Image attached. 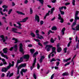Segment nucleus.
<instances>
[{"instance_id": "17", "label": "nucleus", "mask_w": 79, "mask_h": 79, "mask_svg": "<svg viewBox=\"0 0 79 79\" xmlns=\"http://www.w3.org/2000/svg\"><path fill=\"white\" fill-rule=\"evenodd\" d=\"M35 20H36V21H37V22L39 23L40 20L39 19V17L37 15H36L35 17Z\"/></svg>"}, {"instance_id": "22", "label": "nucleus", "mask_w": 79, "mask_h": 79, "mask_svg": "<svg viewBox=\"0 0 79 79\" xmlns=\"http://www.w3.org/2000/svg\"><path fill=\"white\" fill-rule=\"evenodd\" d=\"M16 13L19 15H25V14H24L23 13L18 11H16Z\"/></svg>"}, {"instance_id": "38", "label": "nucleus", "mask_w": 79, "mask_h": 79, "mask_svg": "<svg viewBox=\"0 0 79 79\" xmlns=\"http://www.w3.org/2000/svg\"><path fill=\"white\" fill-rule=\"evenodd\" d=\"M70 75L71 76H73L74 75V71L72 70L71 71Z\"/></svg>"}, {"instance_id": "34", "label": "nucleus", "mask_w": 79, "mask_h": 79, "mask_svg": "<svg viewBox=\"0 0 79 79\" xmlns=\"http://www.w3.org/2000/svg\"><path fill=\"white\" fill-rule=\"evenodd\" d=\"M2 8H0V13H1V15H3L4 14H3V12L2 11Z\"/></svg>"}, {"instance_id": "39", "label": "nucleus", "mask_w": 79, "mask_h": 79, "mask_svg": "<svg viewBox=\"0 0 79 79\" xmlns=\"http://www.w3.org/2000/svg\"><path fill=\"white\" fill-rule=\"evenodd\" d=\"M30 14L33 13V11L32 10V8H30Z\"/></svg>"}, {"instance_id": "61", "label": "nucleus", "mask_w": 79, "mask_h": 79, "mask_svg": "<svg viewBox=\"0 0 79 79\" xmlns=\"http://www.w3.org/2000/svg\"><path fill=\"white\" fill-rule=\"evenodd\" d=\"M55 10V8H53L51 9V11H52V12H53V11Z\"/></svg>"}, {"instance_id": "18", "label": "nucleus", "mask_w": 79, "mask_h": 79, "mask_svg": "<svg viewBox=\"0 0 79 79\" xmlns=\"http://www.w3.org/2000/svg\"><path fill=\"white\" fill-rule=\"evenodd\" d=\"M0 38L2 39V40L3 41V42H5L6 41V40L5 39V37L3 35H0Z\"/></svg>"}, {"instance_id": "43", "label": "nucleus", "mask_w": 79, "mask_h": 79, "mask_svg": "<svg viewBox=\"0 0 79 79\" xmlns=\"http://www.w3.org/2000/svg\"><path fill=\"white\" fill-rule=\"evenodd\" d=\"M50 41L52 43H54V40L52 38H51Z\"/></svg>"}, {"instance_id": "13", "label": "nucleus", "mask_w": 79, "mask_h": 79, "mask_svg": "<svg viewBox=\"0 0 79 79\" xmlns=\"http://www.w3.org/2000/svg\"><path fill=\"white\" fill-rule=\"evenodd\" d=\"M57 51L59 53H60V52H61V51L62 50L61 48L60 47V45H59V44H57Z\"/></svg>"}, {"instance_id": "15", "label": "nucleus", "mask_w": 79, "mask_h": 79, "mask_svg": "<svg viewBox=\"0 0 79 79\" xmlns=\"http://www.w3.org/2000/svg\"><path fill=\"white\" fill-rule=\"evenodd\" d=\"M12 31L14 32H15V33H17V34H21V32H17V29L16 28H13L12 29Z\"/></svg>"}, {"instance_id": "26", "label": "nucleus", "mask_w": 79, "mask_h": 79, "mask_svg": "<svg viewBox=\"0 0 79 79\" xmlns=\"http://www.w3.org/2000/svg\"><path fill=\"white\" fill-rule=\"evenodd\" d=\"M66 28H63L62 30V35H64V31Z\"/></svg>"}, {"instance_id": "4", "label": "nucleus", "mask_w": 79, "mask_h": 79, "mask_svg": "<svg viewBox=\"0 0 79 79\" xmlns=\"http://www.w3.org/2000/svg\"><path fill=\"white\" fill-rule=\"evenodd\" d=\"M35 32L36 35V38L37 39H39L41 40L44 39V37L41 35L40 36V35L39 34V30H36L35 31Z\"/></svg>"}, {"instance_id": "6", "label": "nucleus", "mask_w": 79, "mask_h": 79, "mask_svg": "<svg viewBox=\"0 0 79 79\" xmlns=\"http://www.w3.org/2000/svg\"><path fill=\"white\" fill-rule=\"evenodd\" d=\"M55 50H56V48H55L53 47L52 49V52L48 55V57L49 58H50V56L53 53H55V54H56V52H55Z\"/></svg>"}, {"instance_id": "63", "label": "nucleus", "mask_w": 79, "mask_h": 79, "mask_svg": "<svg viewBox=\"0 0 79 79\" xmlns=\"http://www.w3.org/2000/svg\"><path fill=\"white\" fill-rule=\"evenodd\" d=\"M40 23V24L42 25V24H44V21H41Z\"/></svg>"}, {"instance_id": "53", "label": "nucleus", "mask_w": 79, "mask_h": 79, "mask_svg": "<svg viewBox=\"0 0 79 79\" xmlns=\"http://www.w3.org/2000/svg\"><path fill=\"white\" fill-rule=\"evenodd\" d=\"M37 69H39L40 68V65H39V63H38L37 64Z\"/></svg>"}, {"instance_id": "57", "label": "nucleus", "mask_w": 79, "mask_h": 79, "mask_svg": "<svg viewBox=\"0 0 79 79\" xmlns=\"http://www.w3.org/2000/svg\"><path fill=\"white\" fill-rule=\"evenodd\" d=\"M48 13H50L51 15H52V14H53V12L52 11H51H51L50 10H49L48 11Z\"/></svg>"}, {"instance_id": "2", "label": "nucleus", "mask_w": 79, "mask_h": 79, "mask_svg": "<svg viewBox=\"0 0 79 79\" xmlns=\"http://www.w3.org/2000/svg\"><path fill=\"white\" fill-rule=\"evenodd\" d=\"M12 64H11L9 62V65L7 67V68H3L2 69L1 71L2 72H4V73H6L8 70V69H10L11 66H14V61H13L12 62Z\"/></svg>"}, {"instance_id": "10", "label": "nucleus", "mask_w": 79, "mask_h": 79, "mask_svg": "<svg viewBox=\"0 0 79 79\" xmlns=\"http://www.w3.org/2000/svg\"><path fill=\"white\" fill-rule=\"evenodd\" d=\"M58 16V19H60L61 20L60 23H63L64 22V20H63V18H61V15H60V14H59Z\"/></svg>"}, {"instance_id": "31", "label": "nucleus", "mask_w": 79, "mask_h": 79, "mask_svg": "<svg viewBox=\"0 0 79 79\" xmlns=\"http://www.w3.org/2000/svg\"><path fill=\"white\" fill-rule=\"evenodd\" d=\"M2 60L3 61L4 64H6V62L5 61V60L3 59H2Z\"/></svg>"}, {"instance_id": "45", "label": "nucleus", "mask_w": 79, "mask_h": 79, "mask_svg": "<svg viewBox=\"0 0 79 79\" xmlns=\"http://www.w3.org/2000/svg\"><path fill=\"white\" fill-rule=\"evenodd\" d=\"M52 61H56V60L54 58H52L51 60V62L52 63Z\"/></svg>"}, {"instance_id": "20", "label": "nucleus", "mask_w": 79, "mask_h": 79, "mask_svg": "<svg viewBox=\"0 0 79 79\" xmlns=\"http://www.w3.org/2000/svg\"><path fill=\"white\" fill-rule=\"evenodd\" d=\"M17 24H19V27H18V28H19V29H22V28L21 27V26H22L21 24V23H20L19 22H17Z\"/></svg>"}, {"instance_id": "14", "label": "nucleus", "mask_w": 79, "mask_h": 79, "mask_svg": "<svg viewBox=\"0 0 79 79\" xmlns=\"http://www.w3.org/2000/svg\"><path fill=\"white\" fill-rule=\"evenodd\" d=\"M7 74V77H8L9 76V77H10L13 76V73H12L10 74V72H8Z\"/></svg>"}, {"instance_id": "36", "label": "nucleus", "mask_w": 79, "mask_h": 79, "mask_svg": "<svg viewBox=\"0 0 79 79\" xmlns=\"http://www.w3.org/2000/svg\"><path fill=\"white\" fill-rule=\"evenodd\" d=\"M33 77L35 79H37V75L34 73L33 74Z\"/></svg>"}, {"instance_id": "56", "label": "nucleus", "mask_w": 79, "mask_h": 79, "mask_svg": "<svg viewBox=\"0 0 79 79\" xmlns=\"http://www.w3.org/2000/svg\"><path fill=\"white\" fill-rule=\"evenodd\" d=\"M3 12H5V11L8 12V10L6 9H4L3 10Z\"/></svg>"}, {"instance_id": "58", "label": "nucleus", "mask_w": 79, "mask_h": 79, "mask_svg": "<svg viewBox=\"0 0 79 79\" xmlns=\"http://www.w3.org/2000/svg\"><path fill=\"white\" fill-rule=\"evenodd\" d=\"M54 74H53L52 75V76H51V79H53V77H54Z\"/></svg>"}, {"instance_id": "54", "label": "nucleus", "mask_w": 79, "mask_h": 79, "mask_svg": "<svg viewBox=\"0 0 79 79\" xmlns=\"http://www.w3.org/2000/svg\"><path fill=\"white\" fill-rule=\"evenodd\" d=\"M41 59H42V60H44L45 58V56H41Z\"/></svg>"}, {"instance_id": "16", "label": "nucleus", "mask_w": 79, "mask_h": 79, "mask_svg": "<svg viewBox=\"0 0 79 79\" xmlns=\"http://www.w3.org/2000/svg\"><path fill=\"white\" fill-rule=\"evenodd\" d=\"M28 19H29V17H27L23 19L22 21H20V22L21 23H24L25 22H26V21H27V20Z\"/></svg>"}, {"instance_id": "47", "label": "nucleus", "mask_w": 79, "mask_h": 79, "mask_svg": "<svg viewBox=\"0 0 79 79\" xmlns=\"http://www.w3.org/2000/svg\"><path fill=\"white\" fill-rule=\"evenodd\" d=\"M63 9V6L59 7L60 11H61Z\"/></svg>"}, {"instance_id": "50", "label": "nucleus", "mask_w": 79, "mask_h": 79, "mask_svg": "<svg viewBox=\"0 0 79 79\" xmlns=\"http://www.w3.org/2000/svg\"><path fill=\"white\" fill-rule=\"evenodd\" d=\"M59 64H60V62H57L56 63V65L57 66H59Z\"/></svg>"}, {"instance_id": "33", "label": "nucleus", "mask_w": 79, "mask_h": 79, "mask_svg": "<svg viewBox=\"0 0 79 79\" xmlns=\"http://www.w3.org/2000/svg\"><path fill=\"white\" fill-rule=\"evenodd\" d=\"M76 31H79V25H78L76 27Z\"/></svg>"}, {"instance_id": "9", "label": "nucleus", "mask_w": 79, "mask_h": 79, "mask_svg": "<svg viewBox=\"0 0 79 79\" xmlns=\"http://www.w3.org/2000/svg\"><path fill=\"white\" fill-rule=\"evenodd\" d=\"M18 47L17 46V45L15 44L14 46V47H11V48L10 49V51H12V50H13V49H14L16 51V50H17Z\"/></svg>"}, {"instance_id": "59", "label": "nucleus", "mask_w": 79, "mask_h": 79, "mask_svg": "<svg viewBox=\"0 0 79 79\" xmlns=\"http://www.w3.org/2000/svg\"><path fill=\"white\" fill-rule=\"evenodd\" d=\"M28 47H32V45L31 44H28Z\"/></svg>"}, {"instance_id": "35", "label": "nucleus", "mask_w": 79, "mask_h": 79, "mask_svg": "<svg viewBox=\"0 0 79 79\" xmlns=\"http://www.w3.org/2000/svg\"><path fill=\"white\" fill-rule=\"evenodd\" d=\"M72 43V41H70L69 42V43L67 45V47H69V46H70V45L71 44V43Z\"/></svg>"}, {"instance_id": "42", "label": "nucleus", "mask_w": 79, "mask_h": 79, "mask_svg": "<svg viewBox=\"0 0 79 79\" xmlns=\"http://www.w3.org/2000/svg\"><path fill=\"white\" fill-rule=\"evenodd\" d=\"M75 0H73L72 1V4L74 6L75 5Z\"/></svg>"}, {"instance_id": "28", "label": "nucleus", "mask_w": 79, "mask_h": 79, "mask_svg": "<svg viewBox=\"0 0 79 79\" xmlns=\"http://www.w3.org/2000/svg\"><path fill=\"white\" fill-rule=\"evenodd\" d=\"M12 10H13V9H9L8 11V15H10V14H11V12L12 11Z\"/></svg>"}, {"instance_id": "55", "label": "nucleus", "mask_w": 79, "mask_h": 79, "mask_svg": "<svg viewBox=\"0 0 79 79\" xmlns=\"http://www.w3.org/2000/svg\"><path fill=\"white\" fill-rule=\"evenodd\" d=\"M74 25H73H73H72V29H73V31H75V30H76L75 28H73V27H74Z\"/></svg>"}, {"instance_id": "60", "label": "nucleus", "mask_w": 79, "mask_h": 79, "mask_svg": "<svg viewBox=\"0 0 79 79\" xmlns=\"http://www.w3.org/2000/svg\"><path fill=\"white\" fill-rule=\"evenodd\" d=\"M56 2V0H53L52 1V3H55Z\"/></svg>"}, {"instance_id": "48", "label": "nucleus", "mask_w": 79, "mask_h": 79, "mask_svg": "<svg viewBox=\"0 0 79 79\" xmlns=\"http://www.w3.org/2000/svg\"><path fill=\"white\" fill-rule=\"evenodd\" d=\"M66 50H67V48H65L64 49V53L66 52Z\"/></svg>"}, {"instance_id": "7", "label": "nucleus", "mask_w": 79, "mask_h": 79, "mask_svg": "<svg viewBox=\"0 0 79 79\" xmlns=\"http://www.w3.org/2000/svg\"><path fill=\"white\" fill-rule=\"evenodd\" d=\"M23 44L21 43H20L19 44V49L20 51L21 52V53H23V54H24V51L23 50Z\"/></svg>"}, {"instance_id": "29", "label": "nucleus", "mask_w": 79, "mask_h": 79, "mask_svg": "<svg viewBox=\"0 0 79 79\" xmlns=\"http://www.w3.org/2000/svg\"><path fill=\"white\" fill-rule=\"evenodd\" d=\"M12 40H14L15 42V44H16V43H17V42H18V39H16L15 38H13L12 39Z\"/></svg>"}, {"instance_id": "1", "label": "nucleus", "mask_w": 79, "mask_h": 79, "mask_svg": "<svg viewBox=\"0 0 79 79\" xmlns=\"http://www.w3.org/2000/svg\"><path fill=\"white\" fill-rule=\"evenodd\" d=\"M29 56L28 55H25L23 56V57L20 58V60H17V65H16L15 68H17L18 67V63H21V62L23 61V59H26V60H29Z\"/></svg>"}, {"instance_id": "30", "label": "nucleus", "mask_w": 79, "mask_h": 79, "mask_svg": "<svg viewBox=\"0 0 79 79\" xmlns=\"http://www.w3.org/2000/svg\"><path fill=\"white\" fill-rule=\"evenodd\" d=\"M34 51H35V50L34 49H30V52L31 54H33V53H34Z\"/></svg>"}, {"instance_id": "27", "label": "nucleus", "mask_w": 79, "mask_h": 79, "mask_svg": "<svg viewBox=\"0 0 79 79\" xmlns=\"http://www.w3.org/2000/svg\"><path fill=\"white\" fill-rule=\"evenodd\" d=\"M69 75V73L68 72H65L63 73L62 74V76H68Z\"/></svg>"}, {"instance_id": "11", "label": "nucleus", "mask_w": 79, "mask_h": 79, "mask_svg": "<svg viewBox=\"0 0 79 79\" xmlns=\"http://www.w3.org/2000/svg\"><path fill=\"white\" fill-rule=\"evenodd\" d=\"M26 66V64H23L20 65L19 67H18L17 68V69H20L21 68L25 67Z\"/></svg>"}, {"instance_id": "62", "label": "nucleus", "mask_w": 79, "mask_h": 79, "mask_svg": "<svg viewBox=\"0 0 79 79\" xmlns=\"http://www.w3.org/2000/svg\"><path fill=\"white\" fill-rule=\"evenodd\" d=\"M70 3L69 2H67L65 3V5L67 6V5H69Z\"/></svg>"}, {"instance_id": "24", "label": "nucleus", "mask_w": 79, "mask_h": 79, "mask_svg": "<svg viewBox=\"0 0 79 79\" xmlns=\"http://www.w3.org/2000/svg\"><path fill=\"white\" fill-rule=\"evenodd\" d=\"M57 29V28L56 27L53 26L52 27V31H56Z\"/></svg>"}, {"instance_id": "51", "label": "nucleus", "mask_w": 79, "mask_h": 79, "mask_svg": "<svg viewBox=\"0 0 79 79\" xmlns=\"http://www.w3.org/2000/svg\"><path fill=\"white\" fill-rule=\"evenodd\" d=\"M70 62H68L67 63L65 64V66H67V65H69V64H70Z\"/></svg>"}, {"instance_id": "40", "label": "nucleus", "mask_w": 79, "mask_h": 79, "mask_svg": "<svg viewBox=\"0 0 79 79\" xmlns=\"http://www.w3.org/2000/svg\"><path fill=\"white\" fill-rule=\"evenodd\" d=\"M2 8L5 9L7 8H8V6L5 5H4L3 6Z\"/></svg>"}, {"instance_id": "46", "label": "nucleus", "mask_w": 79, "mask_h": 79, "mask_svg": "<svg viewBox=\"0 0 79 79\" xmlns=\"http://www.w3.org/2000/svg\"><path fill=\"white\" fill-rule=\"evenodd\" d=\"M60 12L61 15H63L64 14V11H60Z\"/></svg>"}, {"instance_id": "12", "label": "nucleus", "mask_w": 79, "mask_h": 79, "mask_svg": "<svg viewBox=\"0 0 79 79\" xmlns=\"http://www.w3.org/2000/svg\"><path fill=\"white\" fill-rule=\"evenodd\" d=\"M36 58H35L33 63L32 66L31 67V70H32L33 68H34L35 66V63H36Z\"/></svg>"}, {"instance_id": "8", "label": "nucleus", "mask_w": 79, "mask_h": 79, "mask_svg": "<svg viewBox=\"0 0 79 79\" xmlns=\"http://www.w3.org/2000/svg\"><path fill=\"white\" fill-rule=\"evenodd\" d=\"M27 69H22L21 71H20V74L21 75L23 76V73H26L27 72Z\"/></svg>"}, {"instance_id": "25", "label": "nucleus", "mask_w": 79, "mask_h": 79, "mask_svg": "<svg viewBox=\"0 0 79 79\" xmlns=\"http://www.w3.org/2000/svg\"><path fill=\"white\" fill-rule=\"evenodd\" d=\"M71 59V58H69L68 59H67L66 60V59L64 60L63 61L64 62H67L68 61H69V60H70Z\"/></svg>"}, {"instance_id": "49", "label": "nucleus", "mask_w": 79, "mask_h": 79, "mask_svg": "<svg viewBox=\"0 0 79 79\" xmlns=\"http://www.w3.org/2000/svg\"><path fill=\"white\" fill-rule=\"evenodd\" d=\"M5 75L4 73H2L1 75V77H5Z\"/></svg>"}, {"instance_id": "19", "label": "nucleus", "mask_w": 79, "mask_h": 79, "mask_svg": "<svg viewBox=\"0 0 79 79\" xmlns=\"http://www.w3.org/2000/svg\"><path fill=\"white\" fill-rule=\"evenodd\" d=\"M0 53L2 56H3V57H4V58H6L7 60H8V57H7V56L6 55H4V54H3V53Z\"/></svg>"}, {"instance_id": "44", "label": "nucleus", "mask_w": 79, "mask_h": 79, "mask_svg": "<svg viewBox=\"0 0 79 79\" xmlns=\"http://www.w3.org/2000/svg\"><path fill=\"white\" fill-rule=\"evenodd\" d=\"M27 3H28V1H27V0H25L24 1V3H25V4H27Z\"/></svg>"}, {"instance_id": "52", "label": "nucleus", "mask_w": 79, "mask_h": 79, "mask_svg": "<svg viewBox=\"0 0 79 79\" xmlns=\"http://www.w3.org/2000/svg\"><path fill=\"white\" fill-rule=\"evenodd\" d=\"M44 45H47V44H48V41H46V42H44Z\"/></svg>"}, {"instance_id": "23", "label": "nucleus", "mask_w": 79, "mask_h": 79, "mask_svg": "<svg viewBox=\"0 0 79 79\" xmlns=\"http://www.w3.org/2000/svg\"><path fill=\"white\" fill-rule=\"evenodd\" d=\"M39 54V52H36L33 55V57L34 58H35L36 56L37 55Z\"/></svg>"}, {"instance_id": "37", "label": "nucleus", "mask_w": 79, "mask_h": 79, "mask_svg": "<svg viewBox=\"0 0 79 79\" xmlns=\"http://www.w3.org/2000/svg\"><path fill=\"white\" fill-rule=\"evenodd\" d=\"M31 36L33 37H35V35L33 33H31Z\"/></svg>"}, {"instance_id": "41", "label": "nucleus", "mask_w": 79, "mask_h": 79, "mask_svg": "<svg viewBox=\"0 0 79 79\" xmlns=\"http://www.w3.org/2000/svg\"><path fill=\"white\" fill-rule=\"evenodd\" d=\"M34 40H35V41H36V42H40V41H39V40L38 39H35V38L33 39Z\"/></svg>"}, {"instance_id": "21", "label": "nucleus", "mask_w": 79, "mask_h": 79, "mask_svg": "<svg viewBox=\"0 0 79 79\" xmlns=\"http://www.w3.org/2000/svg\"><path fill=\"white\" fill-rule=\"evenodd\" d=\"M7 50H8V49L6 48H4L3 49V51L4 52V53H7Z\"/></svg>"}, {"instance_id": "64", "label": "nucleus", "mask_w": 79, "mask_h": 79, "mask_svg": "<svg viewBox=\"0 0 79 79\" xmlns=\"http://www.w3.org/2000/svg\"><path fill=\"white\" fill-rule=\"evenodd\" d=\"M43 61V59H42L40 58V63H42V62Z\"/></svg>"}, {"instance_id": "3", "label": "nucleus", "mask_w": 79, "mask_h": 79, "mask_svg": "<svg viewBox=\"0 0 79 79\" xmlns=\"http://www.w3.org/2000/svg\"><path fill=\"white\" fill-rule=\"evenodd\" d=\"M79 14V11H77L75 12V20H74V22L73 23V24H72V26H75L76 24V22H77V20H78L79 19V17L77 16L78 14Z\"/></svg>"}, {"instance_id": "5", "label": "nucleus", "mask_w": 79, "mask_h": 79, "mask_svg": "<svg viewBox=\"0 0 79 79\" xmlns=\"http://www.w3.org/2000/svg\"><path fill=\"white\" fill-rule=\"evenodd\" d=\"M53 47V46L51 45H47L46 46L45 49H46L47 52H49L51 49V48Z\"/></svg>"}, {"instance_id": "32", "label": "nucleus", "mask_w": 79, "mask_h": 79, "mask_svg": "<svg viewBox=\"0 0 79 79\" xmlns=\"http://www.w3.org/2000/svg\"><path fill=\"white\" fill-rule=\"evenodd\" d=\"M38 1H39L41 3V5H43L44 4V0H37Z\"/></svg>"}]
</instances>
